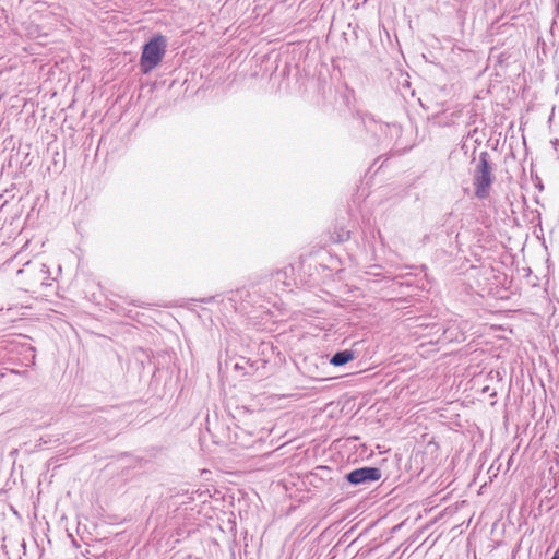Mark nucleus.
Here are the masks:
<instances>
[{"label": "nucleus", "mask_w": 559, "mask_h": 559, "mask_svg": "<svg viewBox=\"0 0 559 559\" xmlns=\"http://www.w3.org/2000/svg\"><path fill=\"white\" fill-rule=\"evenodd\" d=\"M495 181L493 168L489 163V153L481 152L478 164L473 174L474 194L480 200L489 197L491 186Z\"/></svg>", "instance_id": "1"}, {"label": "nucleus", "mask_w": 559, "mask_h": 559, "mask_svg": "<svg viewBox=\"0 0 559 559\" xmlns=\"http://www.w3.org/2000/svg\"><path fill=\"white\" fill-rule=\"evenodd\" d=\"M167 45V38L162 34H156L143 46L140 67L144 74L151 72L162 62Z\"/></svg>", "instance_id": "2"}, {"label": "nucleus", "mask_w": 559, "mask_h": 559, "mask_svg": "<svg viewBox=\"0 0 559 559\" xmlns=\"http://www.w3.org/2000/svg\"><path fill=\"white\" fill-rule=\"evenodd\" d=\"M17 276H25L23 285L25 290L37 284L48 285L46 281L49 278V269L46 264H36L27 262L17 271Z\"/></svg>", "instance_id": "3"}, {"label": "nucleus", "mask_w": 559, "mask_h": 559, "mask_svg": "<svg viewBox=\"0 0 559 559\" xmlns=\"http://www.w3.org/2000/svg\"><path fill=\"white\" fill-rule=\"evenodd\" d=\"M382 474L378 467H360L346 474V479L352 485H361L367 483L377 481L381 478Z\"/></svg>", "instance_id": "4"}, {"label": "nucleus", "mask_w": 559, "mask_h": 559, "mask_svg": "<svg viewBox=\"0 0 559 559\" xmlns=\"http://www.w3.org/2000/svg\"><path fill=\"white\" fill-rule=\"evenodd\" d=\"M551 559H559V557H557V556H555V555H554Z\"/></svg>", "instance_id": "6"}, {"label": "nucleus", "mask_w": 559, "mask_h": 559, "mask_svg": "<svg viewBox=\"0 0 559 559\" xmlns=\"http://www.w3.org/2000/svg\"><path fill=\"white\" fill-rule=\"evenodd\" d=\"M354 359V354L352 350H342V352H337L335 353L332 358L330 359V362L333 365V366H344L346 365L347 362H349L350 360Z\"/></svg>", "instance_id": "5"}]
</instances>
